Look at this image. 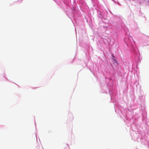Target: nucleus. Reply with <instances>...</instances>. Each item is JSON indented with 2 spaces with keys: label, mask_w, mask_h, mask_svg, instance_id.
I'll return each instance as SVG.
<instances>
[{
  "label": "nucleus",
  "mask_w": 149,
  "mask_h": 149,
  "mask_svg": "<svg viewBox=\"0 0 149 149\" xmlns=\"http://www.w3.org/2000/svg\"><path fill=\"white\" fill-rule=\"evenodd\" d=\"M114 61H116L115 59H114Z\"/></svg>",
  "instance_id": "1"
}]
</instances>
